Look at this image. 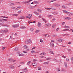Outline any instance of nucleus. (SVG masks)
Here are the masks:
<instances>
[{
  "label": "nucleus",
  "mask_w": 73,
  "mask_h": 73,
  "mask_svg": "<svg viewBox=\"0 0 73 73\" xmlns=\"http://www.w3.org/2000/svg\"><path fill=\"white\" fill-rule=\"evenodd\" d=\"M47 16L49 17H52V15H47Z\"/></svg>",
  "instance_id": "37"
},
{
  "label": "nucleus",
  "mask_w": 73,
  "mask_h": 73,
  "mask_svg": "<svg viewBox=\"0 0 73 73\" xmlns=\"http://www.w3.org/2000/svg\"><path fill=\"white\" fill-rule=\"evenodd\" d=\"M26 18H28V19H31V17L28 16H26Z\"/></svg>",
  "instance_id": "39"
},
{
  "label": "nucleus",
  "mask_w": 73,
  "mask_h": 73,
  "mask_svg": "<svg viewBox=\"0 0 73 73\" xmlns=\"http://www.w3.org/2000/svg\"><path fill=\"white\" fill-rule=\"evenodd\" d=\"M67 15H68V16H72L73 15V13H71L69 12L67 13Z\"/></svg>",
  "instance_id": "5"
},
{
  "label": "nucleus",
  "mask_w": 73,
  "mask_h": 73,
  "mask_svg": "<svg viewBox=\"0 0 73 73\" xmlns=\"http://www.w3.org/2000/svg\"><path fill=\"white\" fill-rule=\"evenodd\" d=\"M53 52V51H51L49 52V53H50L52 54H54V53Z\"/></svg>",
  "instance_id": "36"
},
{
  "label": "nucleus",
  "mask_w": 73,
  "mask_h": 73,
  "mask_svg": "<svg viewBox=\"0 0 73 73\" xmlns=\"http://www.w3.org/2000/svg\"><path fill=\"white\" fill-rule=\"evenodd\" d=\"M70 60H71V61H73V57L71 58H70Z\"/></svg>",
  "instance_id": "46"
},
{
  "label": "nucleus",
  "mask_w": 73,
  "mask_h": 73,
  "mask_svg": "<svg viewBox=\"0 0 73 73\" xmlns=\"http://www.w3.org/2000/svg\"><path fill=\"white\" fill-rule=\"evenodd\" d=\"M25 17L24 16H22V17H18V19H25Z\"/></svg>",
  "instance_id": "6"
},
{
  "label": "nucleus",
  "mask_w": 73,
  "mask_h": 73,
  "mask_svg": "<svg viewBox=\"0 0 73 73\" xmlns=\"http://www.w3.org/2000/svg\"><path fill=\"white\" fill-rule=\"evenodd\" d=\"M15 7H11V9H15Z\"/></svg>",
  "instance_id": "47"
},
{
  "label": "nucleus",
  "mask_w": 73,
  "mask_h": 73,
  "mask_svg": "<svg viewBox=\"0 0 73 73\" xmlns=\"http://www.w3.org/2000/svg\"><path fill=\"white\" fill-rule=\"evenodd\" d=\"M29 8L30 9H33V8H35V7H34V6H32L29 7Z\"/></svg>",
  "instance_id": "13"
},
{
  "label": "nucleus",
  "mask_w": 73,
  "mask_h": 73,
  "mask_svg": "<svg viewBox=\"0 0 73 73\" xmlns=\"http://www.w3.org/2000/svg\"><path fill=\"white\" fill-rule=\"evenodd\" d=\"M34 4H36V3L37 4H39V3L37 1H34Z\"/></svg>",
  "instance_id": "17"
},
{
  "label": "nucleus",
  "mask_w": 73,
  "mask_h": 73,
  "mask_svg": "<svg viewBox=\"0 0 73 73\" xmlns=\"http://www.w3.org/2000/svg\"><path fill=\"white\" fill-rule=\"evenodd\" d=\"M36 49V47H34L33 48H32V50H33V49Z\"/></svg>",
  "instance_id": "53"
},
{
  "label": "nucleus",
  "mask_w": 73,
  "mask_h": 73,
  "mask_svg": "<svg viewBox=\"0 0 73 73\" xmlns=\"http://www.w3.org/2000/svg\"><path fill=\"white\" fill-rule=\"evenodd\" d=\"M3 31H4V30H1V33H3Z\"/></svg>",
  "instance_id": "64"
},
{
  "label": "nucleus",
  "mask_w": 73,
  "mask_h": 73,
  "mask_svg": "<svg viewBox=\"0 0 73 73\" xmlns=\"http://www.w3.org/2000/svg\"><path fill=\"white\" fill-rule=\"evenodd\" d=\"M70 30L69 31H71V32H73V30H72V29H70Z\"/></svg>",
  "instance_id": "59"
},
{
  "label": "nucleus",
  "mask_w": 73,
  "mask_h": 73,
  "mask_svg": "<svg viewBox=\"0 0 73 73\" xmlns=\"http://www.w3.org/2000/svg\"><path fill=\"white\" fill-rule=\"evenodd\" d=\"M33 0H29V1H27L25 2V3L27 4V3H28L29 2H30V1H32Z\"/></svg>",
  "instance_id": "19"
},
{
  "label": "nucleus",
  "mask_w": 73,
  "mask_h": 73,
  "mask_svg": "<svg viewBox=\"0 0 73 73\" xmlns=\"http://www.w3.org/2000/svg\"><path fill=\"white\" fill-rule=\"evenodd\" d=\"M37 11H38V12H42V10L40 9H38L37 10Z\"/></svg>",
  "instance_id": "22"
},
{
  "label": "nucleus",
  "mask_w": 73,
  "mask_h": 73,
  "mask_svg": "<svg viewBox=\"0 0 73 73\" xmlns=\"http://www.w3.org/2000/svg\"><path fill=\"white\" fill-rule=\"evenodd\" d=\"M56 0H53V1H50L51 3H52V2H53V1H55Z\"/></svg>",
  "instance_id": "62"
},
{
  "label": "nucleus",
  "mask_w": 73,
  "mask_h": 73,
  "mask_svg": "<svg viewBox=\"0 0 73 73\" xmlns=\"http://www.w3.org/2000/svg\"><path fill=\"white\" fill-rule=\"evenodd\" d=\"M62 7L63 8L65 9V6L64 5H63L62 6Z\"/></svg>",
  "instance_id": "50"
},
{
  "label": "nucleus",
  "mask_w": 73,
  "mask_h": 73,
  "mask_svg": "<svg viewBox=\"0 0 73 73\" xmlns=\"http://www.w3.org/2000/svg\"><path fill=\"white\" fill-rule=\"evenodd\" d=\"M31 61H29L27 64V65H29V64H31Z\"/></svg>",
  "instance_id": "27"
},
{
  "label": "nucleus",
  "mask_w": 73,
  "mask_h": 73,
  "mask_svg": "<svg viewBox=\"0 0 73 73\" xmlns=\"http://www.w3.org/2000/svg\"><path fill=\"white\" fill-rule=\"evenodd\" d=\"M9 5L10 6H11V5H14L15 4L14 3H10L9 4Z\"/></svg>",
  "instance_id": "14"
},
{
  "label": "nucleus",
  "mask_w": 73,
  "mask_h": 73,
  "mask_svg": "<svg viewBox=\"0 0 73 73\" xmlns=\"http://www.w3.org/2000/svg\"><path fill=\"white\" fill-rule=\"evenodd\" d=\"M13 16H17H17H19V15L18 14H13L12 15Z\"/></svg>",
  "instance_id": "32"
},
{
  "label": "nucleus",
  "mask_w": 73,
  "mask_h": 73,
  "mask_svg": "<svg viewBox=\"0 0 73 73\" xmlns=\"http://www.w3.org/2000/svg\"><path fill=\"white\" fill-rule=\"evenodd\" d=\"M28 16H29V17H32V15L31 14H28Z\"/></svg>",
  "instance_id": "31"
},
{
  "label": "nucleus",
  "mask_w": 73,
  "mask_h": 73,
  "mask_svg": "<svg viewBox=\"0 0 73 73\" xmlns=\"http://www.w3.org/2000/svg\"><path fill=\"white\" fill-rule=\"evenodd\" d=\"M55 27H56V25H52V28H55Z\"/></svg>",
  "instance_id": "41"
},
{
  "label": "nucleus",
  "mask_w": 73,
  "mask_h": 73,
  "mask_svg": "<svg viewBox=\"0 0 73 73\" xmlns=\"http://www.w3.org/2000/svg\"><path fill=\"white\" fill-rule=\"evenodd\" d=\"M67 50H68V51H69V52H71V50L70 49H68Z\"/></svg>",
  "instance_id": "56"
},
{
  "label": "nucleus",
  "mask_w": 73,
  "mask_h": 73,
  "mask_svg": "<svg viewBox=\"0 0 73 73\" xmlns=\"http://www.w3.org/2000/svg\"><path fill=\"white\" fill-rule=\"evenodd\" d=\"M56 20V19H54V18L52 19V21H54V20Z\"/></svg>",
  "instance_id": "58"
},
{
  "label": "nucleus",
  "mask_w": 73,
  "mask_h": 73,
  "mask_svg": "<svg viewBox=\"0 0 73 73\" xmlns=\"http://www.w3.org/2000/svg\"><path fill=\"white\" fill-rule=\"evenodd\" d=\"M52 61H55V62H58V60L55 58L53 59Z\"/></svg>",
  "instance_id": "11"
},
{
  "label": "nucleus",
  "mask_w": 73,
  "mask_h": 73,
  "mask_svg": "<svg viewBox=\"0 0 73 73\" xmlns=\"http://www.w3.org/2000/svg\"><path fill=\"white\" fill-rule=\"evenodd\" d=\"M8 61H10V62L11 61L13 62H14L16 61V60H13V59L11 58L9 59H8Z\"/></svg>",
  "instance_id": "3"
},
{
  "label": "nucleus",
  "mask_w": 73,
  "mask_h": 73,
  "mask_svg": "<svg viewBox=\"0 0 73 73\" xmlns=\"http://www.w3.org/2000/svg\"><path fill=\"white\" fill-rule=\"evenodd\" d=\"M4 35L3 34H2L0 36L1 37L2 36H3Z\"/></svg>",
  "instance_id": "55"
},
{
  "label": "nucleus",
  "mask_w": 73,
  "mask_h": 73,
  "mask_svg": "<svg viewBox=\"0 0 73 73\" xmlns=\"http://www.w3.org/2000/svg\"><path fill=\"white\" fill-rule=\"evenodd\" d=\"M66 60L67 61H69V59L68 58H66Z\"/></svg>",
  "instance_id": "52"
},
{
  "label": "nucleus",
  "mask_w": 73,
  "mask_h": 73,
  "mask_svg": "<svg viewBox=\"0 0 73 73\" xmlns=\"http://www.w3.org/2000/svg\"><path fill=\"white\" fill-rule=\"evenodd\" d=\"M28 41L29 43H32V40L31 39L28 40Z\"/></svg>",
  "instance_id": "12"
},
{
  "label": "nucleus",
  "mask_w": 73,
  "mask_h": 73,
  "mask_svg": "<svg viewBox=\"0 0 73 73\" xmlns=\"http://www.w3.org/2000/svg\"><path fill=\"white\" fill-rule=\"evenodd\" d=\"M39 61L40 62H42V60L40 59L39 60Z\"/></svg>",
  "instance_id": "57"
},
{
  "label": "nucleus",
  "mask_w": 73,
  "mask_h": 73,
  "mask_svg": "<svg viewBox=\"0 0 73 73\" xmlns=\"http://www.w3.org/2000/svg\"><path fill=\"white\" fill-rule=\"evenodd\" d=\"M33 30H34V29L33 28H31L30 29V30L31 31H33Z\"/></svg>",
  "instance_id": "35"
},
{
  "label": "nucleus",
  "mask_w": 73,
  "mask_h": 73,
  "mask_svg": "<svg viewBox=\"0 0 73 73\" xmlns=\"http://www.w3.org/2000/svg\"><path fill=\"white\" fill-rule=\"evenodd\" d=\"M71 19V18L68 17V20H70Z\"/></svg>",
  "instance_id": "63"
},
{
  "label": "nucleus",
  "mask_w": 73,
  "mask_h": 73,
  "mask_svg": "<svg viewBox=\"0 0 73 73\" xmlns=\"http://www.w3.org/2000/svg\"><path fill=\"white\" fill-rule=\"evenodd\" d=\"M45 54H46V53L44 52H42L40 54V55H45Z\"/></svg>",
  "instance_id": "16"
},
{
  "label": "nucleus",
  "mask_w": 73,
  "mask_h": 73,
  "mask_svg": "<svg viewBox=\"0 0 73 73\" xmlns=\"http://www.w3.org/2000/svg\"><path fill=\"white\" fill-rule=\"evenodd\" d=\"M37 26L38 27H41V24L40 22H38V23Z\"/></svg>",
  "instance_id": "7"
},
{
  "label": "nucleus",
  "mask_w": 73,
  "mask_h": 73,
  "mask_svg": "<svg viewBox=\"0 0 73 73\" xmlns=\"http://www.w3.org/2000/svg\"><path fill=\"white\" fill-rule=\"evenodd\" d=\"M52 36L53 37H56V36H57V35H53Z\"/></svg>",
  "instance_id": "60"
},
{
  "label": "nucleus",
  "mask_w": 73,
  "mask_h": 73,
  "mask_svg": "<svg viewBox=\"0 0 73 73\" xmlns=\"http://www.w3.org/2000/svg\"><path fill=\"white\" fill-rule=\"evenodd\" d=\"M52 14H53V15H56V13L55 12H52Z\"/></svg>",
  "instance_id": "43"
},
{
  "label": "nucleus",
  "mask_w": 73,
  "mask_h": 73,
  "mask_svg": "<svg viewBox=\"0 0 73 73\" xmlns=\"http://www.w3.org/2000/svg\"><path fill=\"white\" fill-rule=\"evenodd\" d=\"M29 48H28L27 50V51L26 52H28V51H29Z\"/></svg>",
  "instance_id": "61"
},
{
  "label": "nucleus",
  "mask_w": 73,
  "mask_h": 73,
  "mask_svg": "<svg viewBox=\"0 0 73 73\" xmlns=\"http://www.w3.org/2000/svg\"><path fill=\"white\" fill-rule=\"evenodd\" d=\"M32 65L33 66H36V63H33L32 64Z\"/></svg>",
  "instance_id": "38"
},
{
  "label": "nucleus",
  "mask_w": 73,
  "mask_h": 73,
  "mask_svg": "<svg viewBox=\"0 0 73 73\" xmlns=\"http://www.w3.org/2000/svg\"><path fill=\"white\" fill-rule=\"evenodd\" d=\"M63 11L64 13H66V10H63Z\"/></svg>",
  "instance_id": "45"
},
{
  "label": "nucleus",
  "mask_w": 73,
  "mask_h": 73,
  "mask_svg": "<svg viewBox=\"0 0 73 73\" xmlns=\"http://www.w3.org/2000/svg\"><path fill=\"white\" fill-rule=\"evenodd\" d=\"M38 32H40V30H37L35 32V33H38Z\"/></svg>",
  "instance_id": "40"
},
{
  "label": "nucleus",
  "mask_w": 73,
  "mask_h": 73,
  "mask_svg": "<svg viewBox=\"0 0 73 73\" xmlns=\"http://www.w3.org/2000/svg\"><path fill=\"white\" fill-rule=\"evenodd\" d=\"M64 65L65 66V68H67L68 65L67 64V63H66V62H65L64 63Z\"/></svg>",
  "instance_id": "8"
},
{
  "label": "nucleus",
  "mask_w": 73,
  "mask_h": 73,
  "mask_svg": "<svg viewBox=\"0 0 73 73\" xmlns=\"http://www.w3.org/2000/svg\"><path fill=\"white\" fill-rule=\"evenodd\" d=\"M21 8V7L19 6L17 8V10H19V9H20Z\"/></svg>",
  "instance_id": "34"
},
{
  "label": "nucleus",
  "mask_w": 73,
  "mask_h": 73,
  "mask_svg": "<svg viewBox=\"0 0 73 73\" xmlns=\"http://www.w3.org/2000/svg\"><path fill=\"white\" fill-rule=\"evenodd\" d=\"M38 61V60H37L36 59H35L33 60V62H35V61Z\"/></svg>",
  "instance_id": "26"
},
{
  "label": "nucleus",
  "mask_w": 73,
  "mask_h": 73,
  "mask_svg": "<svg viewBox=\"0 0 73 73\" xmlns=\"http://www.w3.org/2000/svg\"><path fill=\"white\" fill-rule=\"evenodd\" d=\"M19 50V48L17 47H16L15 49H14V50L15 51H17L18 50Z\"/></svg>",
  "instance_id": "10"
},
{
  "label": "nucleus",
  "mask_w": 73,
  "mask_h": 73,
  "mask_svg": "<svg viewBox=\"0 0 73 73\" xmlns=\"http://www.w3.org/2000/svg\"><path fill=\"white\" fill-rule=\"evenodd\" d=\"M19 27V25H18V24L13 25V28H17V27Z\"/></svg>",
  "instance_id": "4"
},
{
  "label": "nucleus",
  "mask_w": 73,
  "mask_h": 73,
  "mask_svg": "<svg viewBox=\"0 0 73 73\" xmlns=\"http://www.w3.org/2000/svg\"><path fill=\"white\" fill-rule=\"evenodd\" d=\"M19 56H24V54H19Z\"/></svg>",
  "instance_id": "18"
},
{
  "label": "nucleus",
  "mask_w": 73,
  "mask_h": 73,
  "mask_svg": "<svg viewBox=\"0 0 73 73\" xmlns=\"http://www.w3.org/2000/svg\"><path fill=\"white\" fill-rule=\"evenodd\" d=\"M31 52L32 53H36V52H35V51H34L33 50L31 51Z\"/></svg>",
  "instance_id": "28"
},
{
  "label": "nucleus",
  "mask_w": 73,
  "mask_h": 73,
  "mask_svg": "<svg viewBox=\"0 0 73 73\" xmlns=\"http://www.w3.org/2000/svg\"><path fill=\"white\" fill-rule=\"evenodd\" d=\"M3 26H4V27H8V25H3Z\"/></svg>",
  "instance_id": "54"
},
{
  "label": "nucleus",
  "mask_w": 73,
  "mask_h": 73,
  "mask_svg": "<svg viewBox=\"0 0 73 73\" xmlns=\"http://www.w3.org/2000/svg\"><path fill=\"white\" fill-rule=\"evenodd\" d=\"M21 10H20L18 11V13H19V14H20L21 13Z\"/></svg>",
  "instance_id": "44"
},
{
  "label": "nucleus",
  "mask_w": 73,
  "mask_h": 73,
  "mask_svg": "<svg viewBox=\"0 0 73 73\" xmlns=\"http://www.w3.org/2000/svg\"><path fill=\"white\" fill-rule=\"evenodd\" d=\"M45 9H47V10H50V9H52V8H45Z\"/></svg>",
  "instance_id": "23"
},
{
  "label": "nucleus",
  "mask_w": 73,
  "mask_h": 73,
  "mask_svg": "<svg viewBox=\"0 0 73 73\" xmlns=\"http://www.w3.org/2000/svg\"><path fill=\"white\" fill-rule=\"evenodd\" d=\"M8 32L7 30H5L4 31H3V33H6Z\"/></svg>",
  "instance_id": "24"
},
{
  "label": "nucleus",
  "mask_w": 73,
  "mask_h": 73,
  "mask_svg": "<svg viewBox=\"0 0 73 73\" xmlns=\"http://www.w3.org/2000/svg\"><path fill=\"white\" fill-rule=\"evenodd\" d=\"M20 28L21 29H24L25 28H26V27H25L22 26L20 27Z\"/></svg>",
  "instance_id": "25"
},
{
  "label": "nucleus",
  "mask_w": 73,
  "mask_h": 73,
  "mask_svg": "<svg viewBox=\"0 0 73 73\" xmlns=\"http://www.w3.org/2000/svg\"><path fill=\"white\" fill-rule=\"evenodd\" d=\"M50 59H51V58H46V60H50Z\"/></svg>",
  "instance_id": "42"
},
{
  "label": "nucleus",
  "mask_w": 73,
  "mask_h": 73,
  "mask_svg": "<svg viewBox=\"0 0 73 73\" xmlns=\"http://www.w3.org/2000/svg\"><path fill=\"white\" fill-rule=\"evenodd\" d=\"M15 66H12V67H10L9 68V69H15Z\"/></svg>",
  "instance_id": "15"
},
{
  "label": "nucleus",
  "mask_w": 73,
  "mask_h": 73,
  "mask_svg": "<svg viewBox=\"0 0 73 73\" xmlns=\"http://www.w3.org/2000/svg\"><path fill=\"white\" fill-rule=\"evenodd\" d=\"M64 27H65V28H66V29H67L68 28H70L69 26H66V25L64 26Z\"/></svg>",
  "instance_id": "20"
},
{
  "label": "nucleus",
  "mask_w": 73,
  "mask_h": 73,
  "mask_svg": "<svg viewBox=\"0 0 73 73\" xmlns=\"http://www.w3.org/2000/svg\"><path fill=\"white\" fill-rule=\"evenodd\" d=\"M49 62H44V64H49Z\"/></svg>",
  "instance_id": "30"
},
{
  "label": "nucleus",
  "mask_w": 73,
  "mask_h": 73,
  "mask_svg": "<svg viewBox=\"0 0 73 73\" xmlns=\"http://www.w3.org/2000/svg\"><path fill=\"white\" fill-rule=\"evenodd\" d=\"M25 42L26 44H28L29 43L28 40H27L25 41Z\"/></svg>",
  "instance_id": "29"
},
{
  "label": "nucleus",
  "mask_w": 73,
  "mask_h": 73,
  "mask_svg": "<svg viewBox=\"0 0 73 73\" xmlns=\"http://www.w3.org/2000/svg\"><path fill=\"white\" fill-rule=\"evenodd\" d=\"M45 26H46H46L50 27V26H51V24L49 23H47V24L45 25Z\"/></svg>",
  "instance_id": "9"
},
{
  "label": "nucleus",
  "mask_w": 73,
  "mask_h": 73,
  "mask_svg": "<svg viewBox=\"0 0 73 73\" xmlns=\"http://www.w3.org/2000/svg\"><path fill=\"white\" fill-rule=\"evenodd\" d=\"M2 20H3V21H7V19H2Z\"/></svg>",
  "instance_id": "49"
},
{
  "label": "nucleus",
  "mask_w": 73,
  "mask_h": 73,
  "mask_svg": "<svg viewBox=\"0 0 73 73\" xmlns=\"http://www.w3.org/2000/svg\"><path fill=\"white\" fill-rule=\"evenodd\" d=\"M50 46L52 48H53L54 46V43H53V42H50Z\"/></svg>",
  "instance_id": "2"
},
{
  "label": "nucleus",
  "mask_w": 73,
  "mask_h": 73,
  "mask_svg": "<svg viewBox=\"0 0 73 73\" xmlns=\"http://www.w3.org/2000/svg\"><path fill=\"white\" fill-rule=\"evenodd\" d=\"M23 48L24 49H27L28 48V46L26 45H25L23 46Z\"/></svg>",
  "instance_id": "21"
},
{
  "label": "nucleus",
  "mask_w": 73,
  "mask_h": 73,
  "mask_svg": "<svg viewBox=\"0 0 73 73\" xmlns=\"http://www.w3.org/2000/svg\"><path fill=\"white\" fill-rule=\"evenodd\" d=\"M3 17V18H8V17H5V16H4V17H3V16H2L1 17Z\"/></svg>",
  "instance_id": "48"
},
{
  "label": "nucleus",
  "mask_w": 73,
  "mask_h": 73,
  "mask_svg": "<svg viewBox=\"0 0 73 73\" xmlns=\"http://www.w3.org/2000/svg\"><path fill=\"white\" fill-rule=\"evenodd\" d=\"M57 41H58L59 42H62L64 41L63 39L61 38H58L56 39Z\"/></svg>",
  "instance_id": "1"
},
{
  "label": "nucleus",
  "mask_w": 73,
  "mask_h": 73,
  "mask_svg": "<svg viewBox=\"0 0 73 73\" xmlns=\"http://www.w3.org/2000/svg\"><path fill=\"white\" fill-rule=\"evenodd\" d=\"M41 67H38V70H41Z\"/></svg>",
  "instance_id": "51"
},
{
  "label": "nucleus",
  "mask_w": 73,
  "mask_h": 73,
  "mask_svg": "<svg viewBox=\"0 0 73 73\" xmlns=\"http://www.w3.org/2000/svg\"><path fill=\"white\" fill-rule=\"evenodd\" d=\"M36 14V15H39V13H38L37 12L35 11L34 12Z\"/></svg>",
  "instance_id": "33"
}]
</instances>
